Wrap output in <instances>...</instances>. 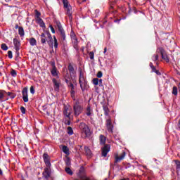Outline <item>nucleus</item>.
<instances>
[{
	"label": "nucleus",
	"mask_w": 180,
	"mask_h": 180,
	"mask_svg": "<svg viewBox=\"0 0 180 180\" xmlns=\"http://www.w3.org/2000/svg\"><path fill=\"white\" fill-rule=\"evenodd\" d=\"M106 127L108 133H113V124L110 119L106 120Z\"/></svg>",
	"instance_id": "nucleus-12"
},
{
	"label": "nucleus",
	"mask_w": 180,
	"mask_h": 180,
	"mask_svg": "<svg viewBox=\"0 0 180 180\" xmlns=\"http://www.w3.org/2000/svg\"><path fill=\"white\" fill-rule=\"evenodd\" d=\"M63 7L68 8L70 7V4H68V0H63Z\"/></svg>",
	"instance_id": "nucleus-35"
},
{
	"label": "nucleus",
	"mask_w": 180,
	"mask_h": 180,
	"mask_svg": "<svg viewBox=\"0 0 180 180\" xmlns=\"http://www.w3.org/2000/svg\"><path fill=\"white\" fill-rule=\"evenodd\" d=\"M89 56L90 60H94V57H95V54L94 53V52L91 51V52L89 53Z\"/></svg>",
	"instance_id": "nucleus-43"
},
{
	"label": "nucleus",
	"mask_w": 180,
	"mask_h": 180,
	"mask_svg": "<svg viewBox=\"0 0 180 180\" xmlns=\"http://www.w3.org/2000/svg\"><path fill=\"white\" fill-rule=\"evenodd\" d=\"M11 77H16V75H18L16 70L13 69L11 70Z\"/></svg>",
	"instance_id": "nucleus-42"
},
{
	"label": "nucleus",
	"mask_w": 180,
	"mask_h": 180,
	"mask_svg": "<svg viewBox=\"0 0 180 180\" xmlns=\"http://www.w3.org/2000/svg\"><path fill=\"white\" fill-rule=\"evenodd\" d=\"M63 115L68 119H70L71 117V109H69L68 107H65L63 110Z\"/></svg>",
	"instance_id": "nucleus-15"
},
{
	"label": "nucleus",
	"mask_w": 180,
	"mask_h": 180,
	"mask_svg": "<svg viewBox=\"0 0 180 180\" xmlns=\"http://www.w3.org/2000/svg\"><path fill=\"white\" fill-rule=\"evenodd\" d=\"M36 12V18H40V15H41V13H40V12H39L37 10H35Z\"/></svg>",
	"instance_id": "nucleus-50"
},
{
	"label": "nucleus",
	"mask_w": 180,
	"mask_h": 180,
	"mask_svg": "<svg viewBox=\"0 0 180 180\" xmlns=\"http://www.w3.org/2000/svg\"><path fill=\"white\" fill-rule=\"evenodd\" d=\"M19 27H20L19 26V25L15 24V29H19Z\"/></svg>",
	"instance_id": "nucleus-57"
},
{
	"label": "nucleus",
	"mask_w": 180,
	"mask_h": 180,
	"mask_svg": "<svg viewBox=\"0 0 180 180\" xmlns=\"http://www.w3.org/2000/svg\"><path fill=\"white\" fill-rule=\"evenodd\" d=\"M6 95H8V96H10V98H11V99H13V98H15V96H16L15 94H13V93H12V92H6Z\"/></svg>",
	"instance_id": "nucleus-37"
},
{
	"label": "nucleus",
	"mask_w": 180,
	"mask_h": 180,
	"mask_svg": "<svg viewBox=\"0 0 180 180\" xmlns=\"http://www.w3.org/2000/svg\"><path fill=\"white\" fill-rule=\"evenodd\" d=\"M159 52L161 56L162 61H165V63H169V57L168 56L167 51L164 49V48H159Z\"/></svg>",
	"instance_id": "nucleus-5"
},
{
	"label": "nucleus",
	"mask_w": 180,
	"mask_h": 180,
	"mask_svg": "<svg viewBox=\"0 0 180 180\" xmlns=\"http://www.w3.org/2000/svg\"><path fill=\"white\" fill-rule=\"evenodd\" d=\"M5 95H6V91L4 90H0V101L2 102V99L5 98Z\"/></svg>",
	"instance_id": "nucleus-25"
},
{
	"label": "nucleus",
	"mask_w": 180,
	"mask_h": 180,
	"mask_svg": "<svg viewBox=\"0 0 180 180\" xmlns=\"http://www.w3.org/2000/svg\"><path fill=\"white\" fill-rule=\"evenodd\" d=\"M18 34L20 37H23V36H25V30L23 29V27H19Z\"/></svg>",
	"instance_id": "nucleus-22"
},
{
	"label": "nucleus",
	"mask_w": 180,
	"mask_h": 180,
	"mask_svg": "<svg viewBox=\"0 0 180 180\" xmlns=\"http://www.w3.org/2000/svg\"><path fill=\"white\" fill-rule=\"evenodd\" d=\"M70 96L72 99L75 100V94H70Z\"/></svg>",
	"instance_id": "nucleus-54"
},
{
	"label": "nucleus",
	"mask_w": 180,
	"mask_h": 180,
	"mask_svg": "<svg viewBox=\"0 0 180 180\" xmlns=\"http://www.w3.org/2000/svg\"><path fill=\"white\" fill-rule=\"evenodd\" d=\"M62 150H63V153H65L67 155H68V154H70V149H68V146H63L62 148Z\"/></svg>",
	"instance_id": "nucleus-27"
},
{
	"label": "nucleus",
	"mask_w": 180,
	"mask_h": 180,
	"mask_svg": "<svg viewBox=\"0 0 180 180\" xmlns=\"http://www.w3.org/2000/svg\"><path fill=\"white\" fill-rule=\"evenodd\" d=\"M47 115H48V116H50V113L47 112Z\"/></svg>",
	"instance_id": "nucleus-63"
},
{
	"label": "nucleus",
	"mask_w": 180,
	"mask_h": 180,
	"mask_svg": "<svg viewBox=\"0 0 180 180\" xmlns=\"http://www.w3.org/2000/svg\"><path fill=\"white\" fill-rule=\"evenodd\" d=\"M49 27L51 29V31L53 34L56 33V30H54V27H53V25H50Z\"/></svg>",
	"instance_id": "nucleus-49"
},
{
	"label": "nucleus",
	"mask_w": 180,
	"mask_h": 180,
	"mask_svg": "<svg viewBox=\"0 0 180 180\" xmlns=\"http://www.w3.org/2000/svg\"><path fill=\"white\" fill-rule=\"evenodd\" d=\"M84 151L87 157H91L92 155V152L91 151V149H89V148H88L87 146L84 147Z\"/></svg>",
	"instance_id": "nucleus-21"
},
{
	"label": "nucleus",
	"mask_w": 180,
	"mask_h": 180,
	"mask_svg": "<svg viewBox=\"0 0 180 180\" xmlns=\"http://www.w3.org/2000/svg\"><path fill=\"white\" fill-rule=\"evenodd\" d=\"M65 124L67 126H70L71 124V117L70 118H68V120H65Z\"/></svg>",
	"instance_id": "nucleus-40"
},
{
	"label": "nucleus",
	"mask_w": 180,
	"mask_h": 180,
	"mask_svg": "<svg viewBox=\"0 0 180 180\" xmlns=\"http://www.w3.org/2000/svg\"><path fill=\"white\" fill-rule=\"evenodd\" d=\"M103 76V73L102 72V71L98 72L97 78H102Z\"/></svg>",
	"instance_id": "nucleus-45"
},
{
	"label": "nucleus",
	"mask_w": 180,
	"mask_h": 180,
	"mask_svg": "<svg viewBox=\"0 0 180 180\" xmlns=\"http://www.w3.org/2000/svg\"><path fill=\"white\" fill-rule=\"evenodd\" d=\"M101 155L102 157H106L108 155V153L110 151V145L106 144L104 146V147L102 148L101 149Z\"/></svg>",
	"instance_id": "nucleus-9"
},
{
	"label": "nucleus",
	"mask_w": 180,
	"mask_h": 180,
	"mask_svg": "<svg viewBox=\"0 0 180 180\" xmlns=\"http://www.w3.org/2000/svg\"><path fill=\"white\" fill-rule=\"evenodd\" d=\"M158 75H161V72H158Z\"/></svg>",
	"instance_id": "nucleus-62"
},
{
	"label": "nucleus",
	"mask_w": 180,
	"mask_h": 180,
	"mask_svg": "<svg viewBox=\"0 0 180 180\" xmlns=\"http://www.w3.org/2000/svg\"><path fill=\"white\" fill-rule=\"evenodd\" d=\"M172 94L174 96H178V87H176V86H174L172 88Z\"/></svg>",
	"instance_id": "nucleus-23"
},
{
	"label": "nucleus",
	"mask_w": 180,
	"mask_h": 180,
	"mask_svg": "<svg viewBox=\"0 0 180 180\" xmlns=\"http://www.w3.org/2000/svg\"><path fill=\"white\" fill-rule=\"evenodd\" d=\"M8 58H13V55L12 54V51H8Z\"/></svg>",
	"instance_id": "nucleus-46"
},
{
	"label": "nucleus",
	"mask_w": 180,
	"mask_h": 180,
	"mask_svg": "<svg viewBox=\"0 0 180 180\" xmlns=\"http://www.w3.org/2000/svg\"><path fill=\"white\" fill-rule=\"evenodd\" d=\"M42 175L45 179H49L51 176V166H46L44 169Z\"/></svg>",
	"instance_id": "nucleus-7"
},
{
	"label": "nucleus",
	"mask_w": 180,
	"mask_h": 180,
	"mask_svg": "<svg viewBox=\"0 0 180 180\" xmlns=\"http://www.w3.org/2000/svg\"><path fill=\"white\" fill-rule=\"evenodd\" d=\"M73 112L75 116L77 117L84 112V107L79 105V101H76L73 103Z\"/></svg>",
	"instance_id": "nucleus-3"
},
{
	"label": "nucleus",
	"mask_w": 180,
	"mask_h": 180,
	"mask_svg": "<svg viewBox=\"0 0 180 180\" xmlns=\"http://www.w3.org/2000/svg\"><path fill=\"white\" fill-rule=\"evenodd\" d=\"M52 82L53 84L54 90L56 91V92H58V91H60V85H61V83L56 78L52 79Z\"/></svg>",
	"instance_id": "nucleus-13"
},
{
	"label": "nucleus",
	"mask_w": 180,
	"mask_h": 180,
	"mask_svg": "<svg viewBox=\"0 0 180 180\" xmlns=\"http://www.w3.org/2000/svg\"><path fill=\"white\" fill-rule=\"evenodd\" d=\"M41 44H46L47 42L49 47L53 46V37L50 34V31L46 30L44 32L41 34Z\"/></svg>",
	"instance_id": "nucleus-1"
},
{
	"label": "nucleus",
	"mask_w": 180,
	"mask_h": 180,
	"mask_svg": "<svg viewBox=\"0 0 180 180\" xmlns=\"http://www.w3.org/2000/svg\"><path fill=\"white\" fill-rule=\"evenodd\" d=\"M65 171L66 173H68L69 175H72V174H74L72 172V170H71V168H70V167H65Z\"/></svg>",
	"instance_id": "nucleus-32"
},
{
	"label": "nucleus",
	"mask_w": 180,
	"mask_h": 180,
	"mask_svg": "<svg viewBox=\"0 0 180 180\" xmlns=\"http://www.w3.org/2000/svg\"><path fill=\"white\" fill-rule=\"evenodd\" d=\"M79 128L82 131V139H86V137H90L91 136V129L84 122H80L79 124Z\"/></svg>",
	"instance_id": "nucleus-2"
},
{
	"label": "nucleus",
	"mask_w": 180,
	"mask_h": 180,
	"mask_svg": "<svg viewBox=\"0 0 180 180\" xmlns=\"http://www.w3.org/2000/svg\"><path fill=\"white\" fill-rule=\"evenodd\" d=\"M56 25L58 32H60L61 39L63 41H65V31H64L61 22L60 21H56Z\"/></svg>",
	"instance_id": "nucleus-4"
},
{
	"label": "nucleus",
	"mask_w": 180,
	"mask_h": 180,
	"mask_svg": "<svg viewBox=\"0 0 180 180\" xmlns=\"http://www.w3.org/2000/svg\"><path fill=\"white\" fill-rule=\"evenodd\" d=\"M79 85L82 92H84L85 89H88V88H89V86L88 85V82H86V80H84L83 82H82Z\"/></svg>",
	"instance_id": "nucleus-16"
},
{
	"label": "nucleus",
	"mask_w": 180,
	"mask_h": 180,
	"mask_svg": "<svg viewBox=\"0 0 180 180\" xmlns=\"http://www.w3.org/2000/svg\"><path fill=\"white\" fill-rule=\"evenodd\" d=\"M68 134L70 136H72L74 134V131L72 130V128L71 127H68Z\"/></svg>",
	"instance_id": "nucleus-34"
},
{
	"label": "nucleus",
	"mask_w": 180,
	"mask_h": 180,
	"mask_svg": "<svg viewBox=\"0 0 180 180\" xmlns=\"http://www.w3.org/2000/svg\"><path fill=\"white\" fill-rule=\"evenodd\" d=\"M70 37L72 39V42L73 43L74 49L78 50V39L77 38V35H75V32L72 30L70 32Z\"/></svg>",
	"instance_id": "nucleus-6"
},
{
	"label": "nucleus",
	"mask_w": 180,
	"mask_h": 180,
	"mask_svg": "<svg viewBox=\"0 0 180 180\" xmlns=\"http://www.w3.org/2000/svg\"><path fill=\"white\" fill-rule=\"evenodd\" d=\"M105 116H109V108L108 105H103Z\"/></svg>",
	"instance_id": "nucleus-24"
},
{
	"label": "nucleus",
	"mask_w": 180,
	"mask_h": 180,
	"mask_svg": "<svg viewBox=\"0 0 180 180\" xmlns=\"http://www.w3.org/2000/svg\"><path fill=\"white\" fill-rule=\"evenodd\" d=\"M37 23L39 24V26L41 27H46V24L44 23V21H43V19H41L40 17L37 18Z\"/></svg>",
	"instance_id": "nucleus-19"
},
{
	"label": "nucleus",
	"mask_w": 180,
	"mask_h": 180,
	"mask_svg": "<svg viewBox=\"0 0 180 180\" xmlns=\"http://www.w3.org/2000/svg\"><path fill=\"white\" fill-rule=\"evenodd\" d=\"M2 169H0V175H2Z\"/></svg>",
	"instance_id": "nucleus-60"
},
{
	"label": "nucleus",
	"mask_w": 180,
	"mask_h": 180,
	"mask_svg": "<svg viewBox=\"0 0 180 180\" xmlns=\"http://www.w3.org/2000/svg\"><path fill=\"white\" fill-rule=\"evenodd\" d=\"M68 69L70 75H74V74H75V69H74V66H72L71 63H69Z\"/></svg>",
	"instance_id": "nucleus-18"
},
{
	"label": "nucleus",
	"mask_w": 180,
	"mask_h": 180,
	"mask_svg": "<svg viewBox=\"0 0 180 180\" xmlns=\"http://www.w3.org/2000/svg\"><path fill=\"white\" fill-rule=\"evenodd\" d=\"M30 91L32 95H34V87L33 86H30Z\"/></svg>",
	"instance_id": "nucleus-47"
},
{
	"label": "nucleus",
	"mask_w": 180,
	"mask_h": 180,
	"mask_svg": "<svg viewBox=\"0 0 180 180\" xmlns=\"http://www.w3.org/2000/svg\"><path fill=\"white\" fill-rule=\"evenodd\" d=\"M86 116H91L92 115V110H91V106H87L86 110Z\"/></svg>",
	"instance_id": "nucleus-30"
},
{
	"label": "nucleus",
	"mask_w": 180,
	"mask_h": 180,
	"mask_svg": "<svg viewBox=\"0 0 180 180\" xmlns=\"http://www.w3.org/2000/svg\"><path fill=\"white\" fill-rule=\"evenodd\" d=\"M93 84L94 85H99V79L98 78H94L93 79Z\"/></svg>",
	"instance_id": "nucleus-39"
},
{
	"label": "nucleus",
	"mask_w": 180,
	"mask_h": 180,
	"mask_svg": "<svg viewBox=\"0 0 180 180\" xmlns=\"http://www.w3.org/2000/svg\"><path fill=\"white\" fill-rule=\"evenodd\" d=\"M106 51H107V49H106V48H105L104 49V53H106Z\"/></svg>",
	"instance_id": "nucleus-61"
},
{
	"label": "nucleus",
	"mask_w": 180,
	"mask_h": 180,
	"mask_svg": "<svg viewBox=\"0 0 180 180\" xmlns=\"http://www.w3.org/2000/svg\"><path fill=\"white\" fill-rule=\"evenodd\" d=\"M65 162L67 167H71V159H70V158H67Z\"/></svg>",
	"instance_id": "nucleus-33"
},
{
	"label": "nucleus",
	"mask_w": 180,
	"mask_h": 180,
	"mask_svg": "<svg viewBox=\"0 0 180 180\" xmlns=\"http://www.w3.org/2000/svg\"><path fill=\"white\" fill-rule=\"evenodd\" d=\"M20 49H15V56L16 57H19V56H20V53H19V51Z\"/></svg>",
	"instance_id": "nucleus-51"
},
{
	"label": "nucleus",
	"mask_w": 180,
	"mask_h": 180,
	"mask_svg": "<svg viewBox=\"0 0 180 180\" xmlns=\"http://www.w3.org/2000/svg\"><path fill=\"white\" fill-rule=\"evenodd\" d=\"M49 64L51 65L52 69L51 70V74L53 77H58V73H57V67H56V62L51 61Z\"/></svg>",
	"instance_id": "nucleus-8"
},
{
	"label": "nucleus",
	"mask_w": 180,
	"mask_h": 180,
	"mask_svg": "<svg viewBox=\"0 0 180 180\" xmlns=\"http://www.w3.org/2000/svg\"><path fill=\"white\" fill-rule=\"evenodd\" d=\"M65 81L66 82V84H68V86L71 84V81L68 80V79L67 78H65Z\"/></svg>",
	"instance_id": "nucleus-52"
},
{
	"label": "nucleus",
	"mask_w": 180,
	"mask_h": 180,
	"mask_svg": "<svg viewBox=\"0 0 180 180\" xmlns=\"http://www.w3.org/2000/svg\"><path fill=\"white\" fill-rule=\"evenodd\" d=\"M13 44L15 47V50H20V41H18V39H13Z\"/></svg>",
	"instance_id": "nucleus-17"
},
{
	"label": "nucleus",
	"mask_w": 180,
	"mask_h": 180,
	"mask_svg": "<svg viewBox=\"0 0 180 180\" xmlns=\"http://www.w3.org/2000/svg\"><path fill=\"white\" fill-rule=\"evenodd\" d=\"M106 23H108V21L105 19H104L103 20V25H106Z\"/></svg>",
	"instance_id": "nucleus-56"
},
{
	"label": "nucleus",
	"mask_w": 180,
	"mask_h": 180,
	"mask_svg": "<svg viewBox=\"0 0 180 180\" xmlns=\"http://www.w3.org/2000/svg\"><path fill=\"white\" fill-rule=\"evenodd\" d=\"M30 46H36V44H37V41H36V39L34 38H30Z\"/></svg>",
	"instance_id": "nucleus-29"
},
{
	"label": "nucleus",
	"mask_w": 180,
	"mask_h": 180,
	"mask_svg": "<svg viewBox=\"0 0 180 180\" xmlns=\"http://www.w3.org/2000/svg\"><path fill=\"white\" fill-rule=\"evenodd\" d=\"M106 143V137L103 135H100V144H105Z\"/></svg>",
	"instance_id": "nucleus-26"
},
{
	"label": "nucleus",
	"mask_w": 180,
	"mask_h": 180,
	"mask_svg": "<svg viewBox=\"0 0 180 180\" xmlns=\"http://www.w3.org/2000/svg\"><path fill=\"white\" fill-rule=\"evenodd\" d=\"M98 84L100 86H102V79H98Z\"/></svg>",
	"instance_id": "nucleus-55"
},
{
	"label": "nucleus",
	"mask_w": 180,
	"mask_h": 180,
	"mask_svg": "<svg viewBox=\"0 0 180 180\" xmlns=\"http://www.w3.org/2000/svg\"><path fill=\"white\" fill-rule=\"evenodd\" d=\"M1 50H4V51H6V50H8V46L6 45V44H1Z\"/></svg>",
	"instance_id": "nucleus-41"
},
{
	"label": "nucleus",
	"mask_w": 180,
	"mask_h": 180,
	"mask_svg": "<svg viewBox=\"0 0 180 180\" xmlns=\"http://www.w3.org/2000/svg\"><path fill=\"white\" fill-rule=\"evenodd\" d=\"M20 110L21 113H22V115H25L26 113V108H25V107L23 106L20 107Z\"/></svg>",
	"instance_id": "nucleus-44"
},
{
	"label": "nucleus",
	"mask_w": 180,
	"mask_h": 180,
	"mask_svg": "<svg viewBox=\"0 0 180 180\" xmlns=\"http://www.w3.org/2000/svg\"><path fill=\"white\" fill-rule=\"evenodd\" d=\"M68 86H69V88H70L71 90L75 89V86H74V84H72V82L70 83V84Z\"/></svg>",
	"instance_id": "nucleus-48"
},
{
	"label": "nucleus",
	"mask_w": 180,
	"mask_h": 180,
	"mask_svg": "<svg viewBox=\"0 0 180 180\" xmlns=\"http://www.w3.org/2000/svg\"><path fill=\"white\" fill-rule=\"evenodd\" d=\"M70 94H75V89L70 90Z\"/></svg>",
	"instance_id": "nucleus-58"
},
{
	"label": "nucleus",
	"mask_w": 180,
	"mask_h": 180,
	"mask_svg": "<svg viewBox=\"0 0 180 180\" xmlns=\"http://www.w3.org/2000/svg\"><path fill=\"white\" fill-rule=\"evenodd\" d=\"M174 162L176 164V169L180 170V161L175 160Z\"/></svg>",
	"instance_id": "nucleus-38"
},
{
	"label": "nucleus",
	"mask_w": 180,
	"mask_h": 180,
	"mask_svg": "<svg viewBox=\"0 0 180 180\" xmlns=\"http://www.w3.org/2000/svg\"><path fill=\"white\" fill-rule=\"evenodd\" d=\"M43 158L46 165V167H51V162H50V156H49V154L46 153H44Z\"/></svg>",
	"instance_id": "nucleus-14"
},
{
	"label": "nucleus",
	"mask_w": 180,
	"mask_h": 180,
	"mask_svg": "<svg viewBox=\"0 0 180 180\" xmlns=\"http://www.w3.org/2000/svg\"><path fill=\"white\" fill-rule=\"evenodd\" d=\"M153 60H154V61H157V60H158V54H156L155 56H153Z\"/></svg>",
	"instance_id": "nucleus-53"
},
{
	"label": "nucleus",
	"mask_w": 180,
	"mask_h": 180,
	"mask_svg": "<svg viewBox=\"0 0 180 180\" xmlns=\"http://www.w3.org/2000/svg\"><path fill=\"white\" fill-rule=\"evenodd\" d=\"M53 41H54V48L57 49L58 47V42L57 41V38H56V36L53 37Z\"/></svg>",
	"instance_id": "nucleus-36"
},
{
	"label": "nucleus",
	"mask_w": 180,
	"mask_h": 180,
	"mask_svg": "<svg viewBox=\"0 0 180 180\" xmlns=\"http://www.w3.org/2000/svg\"><path fill=\"white\" fill-rule=\"evenodd\" d=\"M156 64H158V62H156Z\"/></svg>",
	"instance_id": "nucleus-64"
},
{
	"label": "nucleus",
	"mask_w": 180,
	"mask_h": 180,
	"mask_svg": "<svg viewBox=\"0 0 180 180\" xmlns=\"http://www.w3.org/2000/svg\"><path fill=\"white\" fill-rule=\"evenodd\" d=\"M178 127H179V129H180V119H179V122H178Z\"/></svg>",
	"instance_id": "nucleus-59"
},
{
	"label": "nucleus",
	"mask_w": 180,
	"mask_h": 180,
	"mask_svg": "<svg viewBox=\"0 0 180 180\" xmlns=\"http://www.w3.org/2000/svg\"><path fill=\"white\" fill-rule=\"evenodd\" d=\"M86 81L85 78L84 77V75L82 72H79V84H81L82 82Z\"/></svg>",
	"instance_id": "nucleus-28"
},
{
	"label": "nucleus",
	"mask_w": 180,
	"mask_h": 180,
	"mask_svg": "<svg viewBox=\"0 0 180 180\" xmlns=\"http://www.w3.org/2000/svg\"><path fill=\"white\" fill-rule=\"evenodd\" d=\"M124 157H126V152L122 151V154L119 156L117 155H115V165L117 164V162H120L122 160H124Z\"/></svg>",
	"instance_id": "nucleus-11"
},
{
	"label": "nucleus",
	"mask_w": 180,
	"mask_h": 180,
	"mask_svg": "<svg viewBox=\"0 0 180 180\" xmlns=\"http://www.w3.org/2000/svg\"><path fill=\"white\" fill-rule=\"evenodd\" d=\"M149 65L152 70V72H155V74L158 75V70L155 69V67H154V65H153V63H150Z\"/></svg>",
	"instance_id": "nucleus-31"
},
{
	"label": "nucleus",
	"mask_w": 180,
	"mask_h": 180,
	"mask_svg": "<svg viewBox=\"0 0 180 180\" xmlns=\"http://www.w3.org/2000/svg\"><path fill=\"white\" fill-rule=\"evenodd\" d=\"M66 9V15L70 18V16H72V11L71 10L72 9L71 7V5H69V7L65 8Z\"/></svg>",
	"instance_id": "nucleus-20"
},
{
	"label": "nucleus",
	"mask_w": 180,
	"mask_h": 180,
	"mask_svg": "<svg viewBox=\"0 0 180 180\" xmlns=\"http://www.w3.org/2000/svg\"><path fill=\"white\" fill-rule=\"evenodd\" d=\"M22 101L25 103L29 102V95L27 94V87L23 88L22 91Z\"/></svg>",
	"instance_id": "nucleus-10"
}]
</instances>
